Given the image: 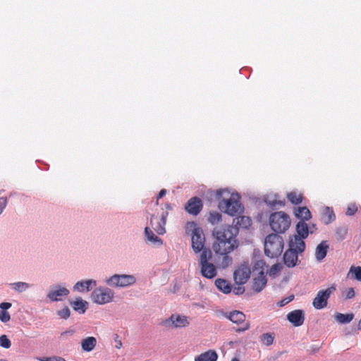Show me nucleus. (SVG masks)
<instances>
[{"mask_svg":"<svg viewBox=\"0 0 361 361\" xmlns=\"http://www.w3.org/2000/svg\"><path fill=\"white\" fill-rule=\"evenodd\" d=\"M213 235L215 241L212 249L216 254H229L238 247L236 240L238 229L231 226H226L214 230Z\"/></svg>","mask_w":361,"mask_h":361,"instance_id":"nucleus-1","label":"nucleus"},{"mask_svg":"<svg viewBox=\"0 0 361 361\" xmlns=\"http://www.w3.org/2000/svg\"><path fill=\"white\" fill-rule=\"evenodd\" d=\"M305 250V243L299 238L290 239L289 248L283 255L284 264L288 267H294L298 262V254Z\"/></svg>","mask_w":361,"mask_h":361,"instance_id":"nucleus-2","label":"nucleus"},{"mask_svg":"<svg viewBox=\"0 0 361 361\" xmlns=\"http://www.w3.org/2000/svg\"><path fill=\"white\" fill-rule=\"evenodd\" d=\"M186 229L191 231V246L195 253H201L204 250L210 249L205 247L206 239L203 230L197 226L195 222H188Z\"/></svg>","mask_w":361,"mask_h":361,"instance_id":"nucleus-3","label":"nucleus"},{"mask_svg":"<svg viewBox=\"0 0 361 361\" xmlns=\"http://www.w3.org/2000/svg\"><path fill=\"white\" fill-rule=\"evenodd\" d=\"M283 249V240L276 233L268 235L264 241V253L270 257L274 258L281 255Z\"/></svg>","mask_w":361,"mask_h":361,"instance_id":"nucleus-4","label":"nucleus"},{"mask_svg":"<svg viewBox=\"0 0 361 361\" xmlns=\"http://www.w3.org/2000/svg\"><path fill=\"white\" fill-rule=\"evenodd\" d=\"M212 258V252L210 249H207L201 252L199 257V265L202 276L206 279H212L217 275L216 266L210 262Z\"/></svg>","mask_w":361,"mask_h":361,"instance_id":"nucleus-5","label":"nucleus"},{"mask_svg":"<svg viewBox=\"0 0 361 361\" xmlns=\"http://www.w3.org/2000/svg\"><path fill=\"white\" fill-rule=\"evenodd\" d=\"M271 228L277 233H285L290 227V216L284 212H276L270 214L269 218Z\"/></svg>","mask_w":361,"mask_h":361,"instance_id":"nucleus-6","label":"nucleus"},{"mask_svg":"<svg viewBox=\"0 0 361 361\" xmlns=\"http://www.w3.org/2000/svg\"><path fill=\"white\" fill-rule=\"evenodd\" d=\"M219 208L224 212L235 216L243 211V207L238 195L232 194L228 199L223 200L219 203Z\"/></svg>","mask_w":361,"mask_h":361,"instance_id":"nucleus-7","label":"nucleus"},{"mask_svg":"<svg viewBox=\"0 0 361 361\" xmlns=\"http://www.w3.org/2000/svg\"><path fill=\"white\" fill-rule=\"evenodd\" d=\"M114 292L108 288H97L92 293V300L97 304L104 305L110 302L114 298Z\"/></svg>","mask_w":361,"mask_h":361,"instance_id":"nucleus-8","label":"nucleus"},{"mask_svg":"<svg viewBox=\"0 0 361 361\" xmlns=\"http://www.w3.org/2000/svg\"><path fill=\"white\" fill-rule=\"evenodd\" d=\"M336 290V286L333 284L326 290H319L314 298L312 305L314 308L321 310L326 307L330 295Z\"/></svg>","mask_w":361,"mask_h":361,"instance_id":"nucleus-9","label":"nucleus"},{"mask_svg":"<svg viewBox=\"0 0 361 361\" xmlns=\"http://www.w3.org/2000/svg\"><path fill=\"white\" fill-rule=\"evenodd\" d=\"M135 281L133 275L115 274L107 280V283L110 286L125 287L134 284Z\"/></svg>","mask_w":361,"mask_h":361,"instance_id":"nucleus-10","label":"nucleus"},{"mask_svg":"<svg viewBox=\"0 0 361 361\" xmlns=\"http://www.w3.org/2000/svg\"><path fill=\"white\" fill-rule=\"evenodd\" d=\"M250 269L247 265L241 264L233 273L235 283L238 285L245 284L250 277Z\"/></svg>","mask_w":361,"mask_h":361,"instance_id":"nucleus-11","label":"nucleus"},{"mask_svg":"<svg viewBox=\"0 0 361 361\" xmlns=\"http://www.w3.org/2000/svg\"><path fill=\"white\" fill-rule=\"evenodd\" d=\"M164 324L168 327L180 328L188 326L189 322L185 316L172 314Z\"/></svg>","mask_w":361,"mask_h":361,"instance_id":"nucleus-12","label":"nucleus"},{"mask_svg":"<svg viewBox=\"0 0 361 361\" xmlns=\"http://www.w3.org/2000/svg\"><path fill=\"white\" fill-rule=\"evenodd\" d=\"M203 207L202 200L197 197L190 198L185 206V209L190 214L196 216Z\"/></svg>","mask_w":361,"mask_h":361,"instance_id":"nucleus-13","label":"nucleus"},{"mask_svg":"<svg viewBox=\"0 0 361 361\" xmlns=\"http://www.w3.org/2000/svg\"><path fill=\"white\" fill-rule=\"evenodd\" d=\"M287 319L295 326H301L305 321L303 311L301 310H296L289 312L287 314Z\"/></svg>","mask_w":361,"mask_h":361,"instance_id":"nucleus-14","label":"nucleus"},{"mask_svg":"<svg viewBox=\"0 0 361 361\" xmlns=\"http://www.w3.org/2000/svg\"><path fill=\"white\" fill-rule=\"evenodd\" d=\"M297 234L294 235L290 239L299 238L304 241L309 235V229L307 224L303 221H300L296 225Z\"/></svg>","mask_w":361,"mask_h":361,"instance_id":"nucleus-15","label":"nucleus"},{"mask_svg":"<svg viewBox=\"0 0 361 361\" xmlns=\"http://www.w3.org/2000/svg\"><path fill=\"white\" fill-rule=\"evenodd\" d=\"M68 293L69 290L67 288L57 286L49 293L48 298L52 301H59L62 300V297L68 295Z\"/></svg>","mask_w":361,"mask_h":361,"instance_id":"nucleus-16","label":"nucleus"},{"mask_svg":"<svg viewBox=\"0 0 361 361\" xmlns=\"http://www.w3.org/2000/svg\"><path fill=\"white\" fill-rule=\"evenodd\" d=\"M267 280L266 278V275L264 271H260L259 273L258 276L254 278L252 289L256 293H259L263 290V288L266 286Z\"/></svg>","mask_w":361,"mask_h":361,"instance_id":"nucleus-17","label":"nucleus"},{"mask_svg":"<svg viewBox=\"0 0 361 361\" xmlns=\"http://www.w3.org/2000/svg\"><path fill=\"white\" fill-rule=\"evenodd\" d=\"M252 220L250 217L245 216H240L233 219V226L234 228L238 229L240 228H248L251 226Z\"/></svg>","mask_w":361,"mask_h":361,"instance_id":"nucleus-18","label":"nucleus"},{"mask_svg":"<svg viewBox=\"0 0 361 361\" xmlns=\"http://www.w3.org/2000/svg\"><path fill=\"white\" fill-rule=\"evenodd\" d=\"M167 215L168 212H163L161 219L157 222L155 226H154L153 224V221L154 219V216H152L151 218V225L159 235H163L166 232L165 225Z\"/></svg>","mask_w":361,"mask_h":361,"instance_id":"nucleus-19","label":"nucleus"},{"mask_svg":"<svg viewBox=\"0 0 361 361\" xmlns=\"http://www.w3.org/2000/svg\"><path fill=\"white\" fill-rule=\"evenodd\" d=\"M329 249V244L327 241H322L316 247L315 257L317 261L320 262L325 258Z\"/></svg>","mask_w":361,"mask_h":361,"instance_id":"nucleus-20","label":"nucleus"},{"mask_svg":"<svg viewBox=\"0 0 361 361\" xmlns=\"http://www.w3.org/2000/svg\"><path fill=\"white\" fill-rule=\"evenodd\" d=\"M322 221L327 225L333 222L336 219V215L332 208L326 207L322 212Z\"/></svg>","mask_w":361,"mask_h":361,"instance_id":"nucleus-21","label":"nucleus"},{"mask_svg":"<svg viewBox=\"0 0 361 361\" xmlns=\"http://www.w3.org/2000/svg\"><path fill=\"white\" fill-rule=\"evenodd\" d=\"M96 286V281L92 279L78 281L74 286V289L78 291L82 292L85 290H90V288Z\"/></svg>","mask_w":361,"mask_h":361,"instance_id":"nucleus-22","label":"nucleus"},{"mask_svg":"<svg viewBox=\"0 0 361 361\" xmlns=\"http://www.w3.org/2000/svg\"><path fill=\"white\" fill-rule=\"evenodd\" d=\"M216 288L225 294H228L232 290V286L228 281L224 279H217L215 281Z\"/></svg>","mask_w":361,"mask_h":361,"instance_id":"nucleus-23","label":"nucleus"},{"mask_svg":"<svg viewBox=\"0 0 361 361\" xmlns=\"http://www.w3.org/2000/svg\"><path fill=\"white\" fill-rule=\"evenodd\" d=\"M97 345V339L93 336H89L82 340L81 348L85 352L92 351Z\"/></svg>","mask_w":361,"mask_h":361,"instance_id":"nucleus-24","label":"nucleus"},{"mask_svg":"<svg viewBox=\"0 0 361 361\" xmlns=\"http://www.w3.org/2000/svg\"><path fill=\"white\" fill-rule=\"evenodd\" d=\"M218 355L216 351L209 350L195 357V361H216Z\"/></svg>","mask_w":361,"mask_h":361,"instance_id":"nucleus-25","label":"nucleus"},{"mask_svg":"<svg viewBox=\"0 0 361 361\" xmlns=\"http://www.w3.org/2000/svg\"><path fill=\"white\" fill-rule=\"evenodd\" d=\"M226 317L233 323L242 324L245 320V315L243 312L238 310L231 312Z\"/></svg>","mask_w":361,"mask_h":361,"instance_id":"nucleus-26","label":"nucleus"},{"mask_svg":"<svg viewBox=\"0 0 361 361\" xmlns=\"http://www.w3.org/2000/svg\"><path fill=\"white\" fill-rule=\"evenodd\" d=\"M295 215L302 221H308L311 219V213L307 207H299L295 209Z\"/></svg>","mask_w":361,"mask_h":361,"instance_id":"nucleus-27","label":"nucleus"},{"mask_svg":"<svg viewBox=\"0 0 361 361\" xmlns=\"http://www.w3.org/2000/svg\"><path fill=\"white\" fill-rule=\"evenodd\" d=\"M288 200L293 204L298 205L303 200V195L302 193L297 191H291L286 195Z\"/></svg>","mask_w":361,"mask_h":361,"instance_id":"nucleus-28","label":"nucleus"},{"mask_svg":"<svg viewBox=\"0 0 361 361\" xmlns=\"http://www.w3.org/2000/svg\"><path fill=\"white\" fill-rule=\"evenodd\" d=\"M336 321L340 324H348L350 323L354 318L353 313L342 314L337 313L335 316Z\"/></svg>","mask_w":361,"mask_h":361,"instance_id":"nucleus-29","label":"nucleus"},{"mask_svg":"<svg viewBox=\"0 0 361 361\" xmlns=\"http://www.w3.org/2000/svg\"><path fill=\"white\" fill-rule=\"evenodd\" d=\"M221 256V259H219V263L218 266L221 268L225 269L228 267L232 264L233 259L231 257L228 255V254H219Z\"/></svg>","mask_w":361,"mask_h":361,"instance_id":"nucleus-30","label":"nucleus"},{"mask_svg":"<svg viewBox=\"0 0 361 361\" xmlns=\"http://www.w3.org/2000/svg\"><path fill=\"white\" fill-rule=\"evenodd\" d=\"M87 304V302L86 301L82 299H78L73 302L72 306L75 311H80L81 313H84L86 310Z\"/></svg>","mask_w":361,"mask_h":361,"instance_id":"nucleus-31","label":"nucleus"},{"mask_svg":"<svg viewBox=\"0 0 361 361\" xmlns=\"http://www.w3.org/2000/svg\"><path fill=\"white\" fill-rule=\"evenodd\" d=\"M221 221V214L218 212H209L208 221L212 225L217 224Z\"/></svg>","mask_w":361,"mask_h":361,"instance_id":"nucleus-32","label":"nucleus"},{"mask_svg":"<svg viewBox=\"0 0 361 361\" xmlns=\"http://www.w3.org/2000/svg\"><path fill=\"white\" fill-rule=\"evenodd\" d=\"M145 233L149 241L153 243H161V239L157 236L148 227L145 228Z\"/></svg>","mask_w":361,"mask_h":361,"instance_id":"nucleus-33","label":"nucleus"},{"mask_svg":"<svg viewBox=\"0 0 361 361\" xmlns=\"http://www.w3.org/2000/svg\"><path fill=\"white\" fill-rule=\"evenodd\" d=\"M13 289L18 292H23L28 288L29 285L25 282H16L11 284Z\"/></svg>","mask_w":361,"mask_h":361,"instance_id":"nucleus-34","label":"nucleus"},{"mask_svg":"<svg viewBox=\"0 0 361 361\" xmlns=\"http://www.w3.org/2000/svg\"><path fill=\"white\" fill-rule=\"evenodd\" d=\"M348 233V229L345 227H338L336 230V238L338 240H343Z\"/></svg>","mask_w":361,"mask_h":361,"instance_id":"nucleus-35","label":"nucleus"},{"mask_svg":"<svg viewBox=\"0 0 361 361\" xmlns=\"http://www.w3.org/2000/svg\"><path fill=\"white\" fill-rule=\"evenodd\" d=\"M274 336L270 334H264L261 336L262 342L266 345H270L274 342Z\"/></svg>","mask_w":361,"mask_h":361,"instance_id":"nucleus-36","label":"nucleus"},{"mask_svg":"<svg viewBox=\"0 0 361 361\" xmlns=\"http://www.w3.org/2000/svg\"><path fill=\"white\" fill-rule=\"evenodd\" d=\"M349 273L353 274L355 279L361 281V267H351Z\"/></svg>","mask_w":361,"mask_h":361,"instance_id":"nucleus-37","label":"nucleus"},{"mask_svg":"<svg viewBox=\"0 0 361 361\" xmlns=\"http://www.w3.org/2000/svg\"><path fill=\"white\" fill-rule=\"evenodd\" d=\"M0 345L6 349L11 346V342L6 335H1L0 336Z\"/></svg>","mask_w":361,"mask_h":361,"instance_id":"nucleus-38","label":"nucleus"},{"mask_svg":"<svg viewBox=\"0 0 361 361\" xmlns=\"http://www.w3.org/2000/svg\"><path fill=\"white\" fill-rule=\"evenodd\" d=\"M267 204L270 207H275L276 206L279 207H283L285 205V200H269L267 202Z\"/></svg>","mask_w":361,"mask_h":361,"instance_id":"nucleus-39","label":"nucleus"},{"mask_svg":"<svg viewBox=\"0 0 361 361\" xmlns=\"http://www.w3.org/2000/svg\"><path fill=\"white\" fill-rule=\"evenodd\" d=\"M38 360L39 361H66L64 358L59 356H52L49 357H44L38 358Z\"/></svg>","mask_w":361,"mask_h":361,"instance_id":"nucleus-40","label":"nucleus"},{"mask_svg":"<svg viewBox=\"0 0 361 361\" xmlns=\"http://www.w3.org/2000/svg\"><path fill=\"white\" fill-rule=\"evenodd\" d=\"M11 316L10 314L5 310H1L0 311V320L2 322H7L10 320Z\"/></svg>","mask_w":361,"mask_h":361,"instance_id":"nucleus-41","label":"nucleus"},{"mask_svg":"<svg viewBox=\"0 0 361 361\" xmlns=\"http://www.w3.org/2000/svg\"><path fill=\"white\" fill-rule=\"evenodd\" d=\"M70 314V310L68 307H64L58 312V314L63 319L68 318Z\"/></svg>","mask_w":361,"mask_h":361,"instance_id":"nucleus-42","label":"nucleus"},{"mask_svg":"<svg viewBox=\"0 0 361 361\" xmlns=\"http://www.w3.org/2000/svg\"><path fill=\"white\" fill-rule=\"evenodd\" d=\"M293 298H294V295H290L288 298H284V299L281 300V301H279L278 302V305L279 307H283V306L287 305L288 303H289L290 301H292L293 300Z\"/></svg>","mask_w":361,"mask_h":361,"instance_id":"nucleus-43","label":"nucleus"},{"mask_svg":"<svg viewBox=\"0 0 361 361\" xmlns=\"http://www.w3.org/2000/svg\"><path fill=\"white\" fill-rule=\"evenodd\" d=\"M355 296V290L353 288H349L345 291V298L351 299Z\"/></svg>","mask_w":361,"mask_h":361,"instance_id":"nucleus-44","label":"nucleus"},{"mask_svg":"<svg viewBox=\"0 0 361 361\" xmlns=\"http://www.w3.org/2000/svg\"><path fill=\"white\" fill-rule=\"evenodd\" d=\"M357 209L355 205H352L351 207H348L346 210V214L348 216L353 215L356 212Z\"/></svg>","mask_w":361,"mask_h":361,"instance_id":"nucleus-45","label":"nucleus"},{"mask_svg":"<svg viewBox=\"0 0 361 361\" xmlns=\"http://www.w3.org/2000/svg\"><path fill=\"white\" fill-rule=\"evenodd\" d=\"M7 204V199L6 197L0 198V214L2 212L3 209L6 207Z\"/></svg>","mask_w":361,"mask_h":361,"instance_id":"nucleus-46","label":"nucleus"},{"mask_svg":"<svg viewBox=\"0 0 361 361\" xmlns=\"http://www.w3.org/2000/svg\"><path fill=\"white\" fill-rule=\"evenodd\" d=\"M235 295H241L245 292V288L242 286H238L233 288Z\"/></svg>","mask_w":361,"mask_h":361,"instance_id":"nucleus-47","label":"nucleus"},{"mask_svg":"<svg viewBox=\"0 0 361 361\" xmlns=\"http://www.w3.org/2000/svg\"><path fill=\"white\" fill-rule=\"evenodd\" d=\"M114 341L116 342V345L115 347L117 348V349H120L121 347H122V342L119 339V337L118 335H116L115 338H114Z\"/></svg>","mask_w":361,"mask_h":361,"instance_id":"nucleus-48","label":"nucleus"},{"mask_svg":"<svg viewBox=\"0 0 361 361\" xmlns=\"http://www.w3.org/2000/svg\"><path fill=\"white\" fill-rule=\"evenodd\" d=\"M11 307V304L9 302H1L0 304V308L1 309V310L6 311V310L9 309Z\"/></svg>","mask_w":361,"mask_h":361,"instance_id":"nucleus-49","label":"nucleus"},{"mask_svg":"<svg viewBox=\"0 0 361 361\" xmlns=\"http://www.w3.org/2000/svg\"><path fill=\"white\" fill-rule=\"evenodd\" d=\"M166 193V190L165 189H162L159 192V195L157 196V200L156 204H158L159 199L163 197Z\"/></svg>","mask_w":361,"mask_h":361,"instance_id":"nucleus-50","label":"nucleus"},{"mask_svg":"<svg viewBox=\"0 0 361 361\" xmlns=\"http://www.w3.org/2000/svg\"><path fill=\"white\" fill-rule=\"evenodd\" d=\"M250 328V324L249 323H245L243 326L241 328H239L236 330V331H245Z\"/></svg>","mask_w":361,"mask_h":361,"instance_id":"nucleus-51","label":"nucleus"},{"mask_svg":"<svg viewBox=\"0 0 361 361\" xmlns=\"http://www.w3.org/2000/svg\"><path fill=\"white\" fill-rule=\"evenodd\" d=\"M224 192H225V190H221V189L216 190V197L218 198H220L221 197V195H222Z\"/></svg>","mask_w":361,"mask_h":361,"instance_id":"nucleus-52","label":"nucleus"},{"mask_svg":"<svg viewBox=\"0 0 361 361\" xmlns=\"http://www.w3.org/2000/svg\"><path fill=\"white\" fill-rule=\"evenodd\" d=\"M231 361H238V360L237 358H233V359H232Z\"/></svg>","mask_w":361,"mask_h":361,"instance_id":"nucleus-53","label":"nucleus"}]
</instances>
